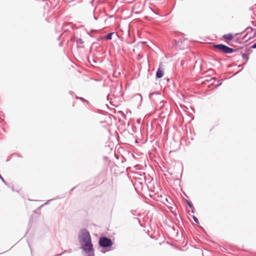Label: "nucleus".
<instances>
[{
	"mask_svg": "<svg viewBox=\"0 0 256 256\" xmlns=\"http://www.w3.org/2000/svg\"><path fill=\"white\" fill-rule=\"evenodd\" d=\"M214 46V48L226 54H231L234 51V49L222 44H215Z\"/></svg>",
	"mask_w": 256,
	"mask_h": 256,
	"instance_id": "nucleus-1",
	"label": "nucleus"
},
{
	"mask_svg": "<svg viewBox=\"0 0 256 256\" xmlns=\"http://www.w3.org/2000/svg\"><path fill=\"white\" fill-rule=\"evenodd\" d=\"M99 244L102 247H110L112 246V242L110 239L106 237H102L100 238Z\"/></svg>",
	"mask_w": 256,
	"mask_h": 256,
	"instance_id": "nucleus-2",
	"label": "nucleus"
},
{
	"mask_svg": "<svg viewBox=\"0 0 256 256\" xmlns=\"http://www.w3.org/2000/svg\"><path fill=\"white\" fill-rule=\"evenodd\" d=\"M82 246L84 250L86 252H90L92 250V244L91 242V239H88L82 242Z\"/></svg>",
	"mask_w": 256,
	"mask_h": 256,
	"instance_id": "nucleus-3",
	"label": "nucleus"
},
{
	"mask_svg": "<svg viewBox=\"0 0 256 256\" xmlns=\"http://www.w3.org/2000/svg\"><path fill=\"white\" fill-rule=\"evenodd\" d=\"M80 235L82 238V242L88 239H91L90 234L86 230H82L80 232Z\"/></svg>",
	"mask_w": 256,
	"mask_h": 256,
	"instance_id": "nucleus-4",
	"label": "nucleus"
},
{
	"mask_svg": "<svg viewBox=\"0 0 256 256\" xmlns=\"http://www.w3.org/2000/svg\"><path fill=\"white\" fill-rule=\"evenodd\" d=\"M10 188H12V191H14L17 192H20L22 189V187L18 184H12L11 186H10Z\"/></svg>",
	"mask_w": 256,
	"mask_h": 256,
	"instance_id": "nucleus-5",
	"label": "nucleus"
},
{
	"mask_svg": "<svg viewBox=\"0 0 256 256\" xmlns=\"http://www.w3.org/2000/svg\"><path fill=\"white\" fill-rule=\"evenodd\" d=\"M233 38H234V36H233V34H224V35L222 36V38H223L225 41H227V40H232Z\"/></svg>",
	"mask_w": 256,
	"mask_h": 256,
	"instance_id": "nucleus-6",
	"label": "nucleus"
},
{
	"mask_svg": "<svg viewBox=\"0 0 256 256\" xmlns=\"http://www.w3.org/2000/svg\"><path fill=\"white\" fill-rule=\"evenodd\" d=\"M164 75V70L162 68L160 67L156 72V76L158 78H162Z\"/></svg>",
	"mask_w": 256,
	"mask_h": 256,
	"instance_id": "nucleus-7",
	"label": "nucleus"
},
{
	"mask_svg": "<svg viewBox=\"0 0 256 256\" xmlns=\"http://www.w3.org/2000/svg\"><path fill=\"white\" fill-rule=\"evenodd\" d=\"M120 70H116L113 74V76L116 78H118L120 75Z\"/></svg>",
	"mask_w": 256,
	"mask_h": 256,
	"instance_id": "nucleus-8",
	"label": "nucleus"
},
{
	"mask_svg": "<svg viewBox=\"0 0 256 256\" xmlns=\"http://www.w3.org/2000/svg\"><path fill=\"white\" fill-rule=\"evenodd\" d=\"M114 32L108 34L106 36V38L107 40H111L112 38V35L114 34Z\"/></svg>",
	"mask_w": 256,
	"mask_h": 256,
	"instance_id": "nucleus-9",
	"label": "nucleus"
},
{
	"mask_svg": "<svg viewBox=\"0 0 256 256\" xmlns=\"http://www.w3.org/2000/svg\"><path fill=\"white\" fill-rule=\"evenodd\" d=\"M254 48H256V42L252 46Z\"/></svg>",
	"mask_w": 256,
	"mask_h": 256,
	"instance_id": "nucleus-10",
	"label": "nucleus"
},
{
	"mask_svg": "<svg viewBox=\"0 0 256 256\" xmlns=\"http://www.w3.org/2000/svg\"><path fill=\"white\" fill-rule=\"evenodd\" d=\"M194 219L196 222H198V220L196 218L194 217Z\"/></svg>",
	"mask_w": 256,
	"mask_h": 256,
	"instance_id": "nucleus-11",
	"label": "nucleus"
},
{
	"mask_svg": "<svg viewBox=\"0 0 256 256\" xmlns=\"http://www.w3.org/2000/svg\"><path fill=\"white\" fill-rule=\"evenodd\" d=\"M188 204L190 208H192V205L190 202H188Z\"/></svg>",
	"mask_w": 256,
	"mask_h": 256,
	"instance_id": "nucleus-12",
	"label": "nucleus"
}]
</instances>
